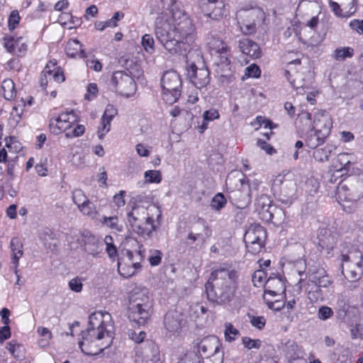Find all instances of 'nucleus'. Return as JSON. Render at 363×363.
Segmentation results:
<instances>
[{"label": "nucleus", "mask_w": 363, "mask_h": 363, "mask_svg": "<svg viewBox=\"0 0 363 363\" xmlns=\"http://www.w3.org/2000/svg\"><path fill=\"white\" fill-rule=\"evenodd\" d=\"M247 251L252 255L259 253L264 246V242H255L252 243H245Z\"/></svg>", "instance_id": "bf43d9fd"}, {"label": "nucleus", "mask_w": 363, "mask_h": 363, "mask_svg": "<svg viewBox=\"0 0 363 363\" xmlns=\"http://www.w3.org/2000/svg\"><path fill=\"white\" fill-rule=\"evenodd\" d=\"M79 347L82 352L88 356H94L101 353L106 346H101L97 344V342H78Z\"/></svg>", "instance_id": "a878e982"}, {"label": "nucleus", "mask_w": 363, "mask_h": 363, "mask_svg": "<svg viewBox=\"0 0 363 363\" xmlns=\"http://www.w3.org/2000/svg\"><path fill=\"white\" fill-rule=\"evenodd\" d=\"M72 116L74 117V113L73 111H71L69 113H65L60 114L57 118L56 122L57 124L62 123V125H59V129H66L70 126V117L69 116Z\"/></svg>", "instance_id": "8fccbe9b"}, {"label": "nucleus", "mask_w": 363, "mask_h": 363, "mask_svg": "<svg viewBox=\"0 0 363 363\" xmlns=\"http://www.w3.org/2000/svg\"><path fill=\"white\" fill-rule=\"evenodd\" d=\"M162 4L164 8L172 13L173 18H176L177 16H178L179 13H182L179 11H175L177 9L176 0H162Z\"/></svg>", "instance_id": "6e6d98bb"}, {"label": "nucleus", "mask_w": 363, "mask_h": 363, "mask_svg": "<svg viewBox=\"0 0 363 363\" xmlns=\"http://www.w3.org/2000/svg\"><path fill=\"white\" fill-rule=\"evenodd\" d=\"M141 43L147 52L152 54L155 52V40L151 35L145 34L142 37Z\"/></svg>", "instance_id": "a18cd8bd"}, {"label": "nucleus", "mask_w": 363, "mask_h": 363, "mask_svg": "<svg viewBox=\"0 0 363 363\" xmlns=\"http://www.w3.org/2000/svg\"><path fill=\"white\" fill-rule=\"evenodd\" d=\"M330 153L331 150L329 147H325L316 149L313 152V156L316 161L319 162H324L328 161Z\"/></svg>", "instance_id": "ea45409f"}, {"label": "nucleus", "mask_w": 363, "mask_h": 363, "mask_svg": "<svg viewBox=\"0 0 363 363\" xmlns=\"http://www.w3.org/2000/svg\"><path fill=\"white\" fill-rule=\"evenodd\" d=\"M238 273L225 265L214 269L206 282L208 299L219 305L231 301L235 294Z\"/></svg>", "instance_id": "f257e3e1"}, {"label": "nucleus", "mask_w": 363, "mask_h": 363, "mask_svg": "<svg viewBox=\"0 0 363 363\" xmlns=\"http://www.w3.org/2000/svg\"><path fill=\"white\" fill-rule=\"evenodd\" d=\"M117 109L111 104H108L101 117V126L99 127L98 134L100 139L110 130L111 122L117 114Z\"/></svg>", "instance_id": "412c9836"}, {"label": "nucleus", "mask_w": 363, "mask_h": 363, "mask_svg": "<svg viewBox=\"0 0 363 363\" xmlns=\"http://www.w3.org/2000/svg\"><path fill=\"white\" fill-rule=\"evenodd\" d=\"M171 21L162 13L157 17L155 26L156 38L171 55H184L191 48L171 33Z\"/></svg>", "instance_id": "7ed1b4c3"}, {"label": "nucleus", "mask_w": 363, "mask_h": 363, "mask_svg": "<svg viewBox=\"0 0 363 363\" xmlns=\"http://www.w3.org/2000/svg\"><path fill=\"white\" fill-rule=\"evenodd\" d=\"M151 315V308L138 307L133 304L128 308V316L130 321L138 325H144L147 323Z\"/></svg>", "instance_id": "a211bd4d"}, {"label": "nucleus", "mask_w": 363, "mask_h": 363, "mask_svg": "<svg viewBox=\"0 0 363 363\" xmlns=\"http://www.w3.org/2000/svg\"><path fill=\"white\" fill-rule=\"evenodd\" d=\"M100 222L102 225H104L112 230H116L118 232H121L123 230V225L119 223L118 218L117 216H103Z\"/></svg>", "instance_id": "4c0bfd02"}, {"label": "nucleus", "mask_w": 363, "mask_h": 363, "mask_svg": "<svg viewBox=\"0 0 363 363\" xmlns=\"http://www.w3.org/2000/svg\"><path fill=\"white\" fill-rule=\"evenodd\" d=\"M65 52L67 55L71 57H74L78 53L80 57H86V54L84 50L82 49V45L77 39L68 41L65 47Z\"/></svg>", "instance_id": "c85d7f7f"}, {"label": "nucleus", "mask_w": 363, "mask_h": 363, "mask_svg": "<svg viewBox=\"0 0 363 363\" xmlns=\"http://www.w3.org/2000/svg\"><path fill=\"white\" fill-rule=\"evenodd\" d=\"M10 247L11 250V255L13 259V264L15 267V274H17V267L18 265V261L23 254V244L20 239L18 238H13L10 242Z\"/></svg>", "instance_id": "bb28decb"}, {"label": "nucleus", "mask_w": 363, "mask_h": 363, "mask_svg": "<svg viewBox=\"0 0 363 363\" xmlns=\"http://www.w3.org/2000/svg\"><path fill=\"white\" fill-rule=\"evenodd\" d=\"M350 330L352 339H363V325L362 324L351 325Z\"/></svg>", "instance_id": "4d7b16f0"}, {"label": "nucleus", "mask_w": 363, "mask_h": 363, "mask_svg": "<svg viewBox=\"0 0 363 363\" xmlns=\"http://www.w3.org/2000/svg\"><path fill=\"white\" fill-rule=\"evenodd\" d=\"M323 288L315 285L314 289H311L308 293V298L313 302H316L318 301H323L327 294H325L322 289Z\"/></svg>", "instance_id": "a19ab883"}, {"label": "nucleus", "mask_w": 363, "mask_h": 363, "mask_svg": "<svg viewBox=\"0 0 363 363\" xmlns=\"http://www.w3.org/2000/svg\"><path fill=\"white\" fill-rule=\"evenodd\" d=\"M261 70L257 65H251L245 69V76L248 77L258 78L260 76Z\"/></svg>", "instance_id": "052dcab7"}, {"label": "nucleus", "mask_w": 363, "mask_h": 363, "mask_svg": "<svg viewBox=\"0 0 363 363\" xmlns=\"http://www.w3.org/2000/svg\"><path fill=\"white\" fill-rule=\"evenodd\" d=\"M4 47L6 50L10 53H16V46H18L21 41L23 40L22 38H14L13 37L11 38H4Z\"/></svg>", "instance_id": "c03bdc74"}, {"label": "nucleus", "mask_w": 363, "mask_h": 363, "mask_svg": "<svg viewBox=\"0 0 363 363\" xmlns=\"http://www.w3.org/2000/svg\"><path fill=\"white\" fill-rule=\"evenodd\" d=\"M227 204V199L222 193H217L212 199L211 208L216 211H220Z\"/></svg>", "instance_id": "58836bf2"}, {"label": "nucleus", "mask_w": 363, "mask_h": 363, "mask_svg": "<svg viewBox=\"0 0 363 363\" xmlns=\"http://www.w3.org/2000/svg\"><path fill=\"white\" fill-rule=\"evenodd\" d=\"M354 55V49L350 47L336 48L333 54V57L337 61H344L346 58H351Z\"/></svg>", "instance_id": "72a5a7b5"}, {"label": "nucleus", "mask_w": 363, "mask_h": 363, "mask_svg": "<svg viewBox=\"0 0 363 363\" xmlns=\"http://www.w3.org/2000/svg\"><path fill=\"white\" fill-rule=\"evenodd\" d=\"M132 230L140 235H147L150 237L153 230L157 228L152 218L145 219L144 221L135 220H128Z\"/></svg>", "instance_id": "aec40b11"}, {"label": "nucleus", "mask_w": 363, "mask_h": 363, "mask_svg": "<svg viewBox=\"0 0 363 363\" xmlns=\"http://www.w3.org/2000/svg\"><path fill=\"white\" fill-rule=\"evenodd\" d=\"M186 323L184 315L177 311H169L164 317V325L169 333H179Z\"/></svg>", "instance_id": "f3484780"}, {"label": "nucleus", "mask_w": 363, "mask_h": 363, "mask_svg": "<svg viewBox=\"0 0 363 363\" xmlns=\"http://www.w3.org/2000/svg\"><path fill=\"white\" fill-rule=\"evenodd\" d=\"M197 225L199 228L195 229V232L189 233L187 239L191 240V242H194L197 240L205 242L206 238L211 236V230L209 228L206 221L202 219L198 220Z\"/></svg>", "instance_id": "5701e85b"}, {"label": "nucleus", "mask_w": 363, "mask_h": 363, "mask_svg": "<svg viewBox=\"0 0 363 363\" xmlns=\"http://www.w3.org/2000/svg\"><path fill=\"white\" fill-rule=\"evenodd\" d=\"M340 201L356 203L363 197V175L341 181L336 189Z\"/></svg>", "instance_id": "39448f33"}, {"label": "nucleus", "mask_w": 363, "mask_h": 363, "mask_svg": "<svg viewBox=\"0 0 363 363\" xmlns=\"http://www.w3.org/2000/svg\"><path fill=\"white\" fill-rule=\"evenodd\" d=\"M333 358L337 359L340 363H351L352 354L348 347H338L335 348L333 353Z\"/></svg>", "instance_id": "2f4dec72"}, {"label": "nucleus", "mask_w": 363, "mask_h": 363, "mask_svg": "<svg viewBox=\"0 0 363 363\" xmlns=\"http://www.w3.org/2000/svg\"><path fill=\"white\" fill-rule=\"evenodd\" d=\"M80 323L74 321L69 325L71 335L74 337V333L80 332L79 340H86L89 338L97 340L114 338L115 330L111 315L107 312L95 311L89 316V325L85 331L79 330Z\"/></svg>", "instance_id": "f03ea898"}, {"label": "nucleus", "mask_w": 363, "mask_h": 363, "mask_svg": "<svg viewBox=\"0 0 363 363\" xmlns=\"http://www.w3.org/2000/svg\"><path fill=\"white\" fill-rule=\"evenodd\" d=\"M138 342L139 345L135 348V363H162L159 347L155 342Z\"/></svg>", "instance_id": "6e6552de"}, {"label": "nucleus", "mask_w": 363, "mask_h": 363, "mask_svg": "<svg viewBox=\"0 0 363 363\" xmlns=\"http://www.w3.org/2000/svg\"><path fill=\"white\" fill-rule=\"evenodd\" d=\"M363 255L362 252L357 248H352L348 254L341 255V262H349L354 267H362Z\"/></svg>", "instance_id": "cd10ccee"}, {"label": "nucleus", "mask_w": 363, "mask_h": 363, "mask_svg": "<svg viewBox=\"0 0 363 363\" xmlns=\"http://www.w3.org/2000/svg\"><path fill=\"white\" fill-rule=\"evenodd\" d=\"M272 201L267 194H261L255 200V208L263 219L267 221L272 220L277 207L273 206Z\"/></svg>", "instance_id": "4468645a"}, {"label": "nucleus", "mask_w": 363, "mask_h": 363, "mask_svg": "<svg viewBox=\"0 0 363 363\" xmlns=\"http://www.w3.org/2000/svg\"><path fill=\"white\" fill-rule=\"evenodd\" d=\"M225 340H234L239 337V331L231 323H227L225 325Z\"/></svg>", "instance_id": "09e8293b"}, {"label": "nucleus", "mask_w": 363, "mask_h": 363, "mask_svg": "<svg viewBox=\"0 0 363 363\" xmlns=\"http://www.w3.org/2000/svg\"><path fill=\"white\" fill-rule=\"evenodd\" d=\"M230 56L220 57L213 60L216 66L215 72L222 83H229L232 81L233 75L230 67Z\"/></svg>", "instance_id": "2eb2a0df"}, {"label": "nucleus", "mask_w": 363, "mask_h": 363, "mask_svg": "<svg viewBox=\"0 0 363 363\" xmlns=\"http://www.w3.org/2000/svg\"><path fill=\"white\" fill-rule=\"evenodd\" d=\"M350 28L359 35H363V20L354 19L349 23Z\"/></svg>", "instance_id": "0e129e2a"}, {"label": "nucleus", "mask_w": 363, "mask_h": 363, "mask_svg": "<svg viewBox=\"0 0 363 363\" xmlns=\"http://www.w3.org/2000/svg\"><path fill=\"white\" fill-rule=\"evenodd\" d=\"M171 33L191 49L196 38L195 27L186 13H179L177 18H174Z\"/></svg>", "instance_id": "423d86ee"}, {"label": "nucleus", "mask_w": 363, "mask_h": 363, "mask_svg": "<svg viewBox=\"0 0 363 363\" xmlns=\"http://www.w3.org/2000/svg\"><path fill=\"white\" fill-rule=\"evenodd\" d=\"M322 121L325 125L323 128H318L317 132L311 128L307 134L305 143L306 146L311 149H315L318 146L323 144L330 135L332 127L330 118H323Z\"/></svg>", "instance_id": "9b49d317"}, {"label": "nucleus", "mask_w": 363, "mask_h": 363, "mask_svg": "<svg viewBox=\"0 0 363 363\" xmlns=\"http://www.w3.org/2000/svg\"><path fill=\"white\" fill-rule=\"evenodd\" d=\"M72 200L74 203L79 208L85 202L88 201L87 197L80 189H75L72 192Z\"/></svg>", "instance_id": "603ef678"}, {"label": "nucleus", "mask_w": 363, "mask_h": 363, "mask_svg": "<svg viewBox=\"0 0 363 363\" xmlns=\"http://www.w3.org/2000/svg\"><path fill=\"white\" fill-rule=\"evenodd\" d=\"M126 259L121 257L118 260V270L123 277H130L135 271L141 267L140 262L143 259V255L140 250L135 253L130 250L125 252Z\"/></svg>", "instance_id": "9d476101"}, {"label": "nucleus", "mask_w": 363, "mask_h": 363, "mask_svg": "<svg viewBox=\"0 0 363 363\" xmlns=\"http://www.w3.org/2000/svg\"><path fill=\"white\" fill-rule=\"evenodd\" d=\"M106 251L110 259L115 260L117 257V248L113 244V238L111 235H106L104 238Z\"/></svg>", "instance_id": "79ce46f5"}, {"label": "nucleus", "mask_w": 363, "mask_h": 363, "mask_svg": "<svg viewBox=\"0 0 363 363\" xmlns=\"http://www.w3.org/2000/svg\"><path fill=\"white\" fill-rule=\"evenodd\" d=\"M251 324L259 328H262L266 323L265 318L263 316H249Z\"/></svg>", "instance_id": "774afa93"}, {"label": "nucleus", "mask_w": 363, "mask_h": 363, "mask_svg": "<svg viewBox=\"0 0 363 363\" xmlns=\"http://www.w3.org/2000/svg\"><path fill=\"white\" fill-rule=\"evenodd\" d=\"M238 47L243 54L249 55L253 59H257L261 57L262 52L258 44L248 38L240 40Z\"/></svg>", "instance_id": "b1692460"}, {"label": "nucleus", "mask_w": 363, "mask_h": 363, "mask_svg": "<svg viewBox=\"0 0 363 363\" xmlns=\"http://www.w3.org/2000/svg\"><path fill=\"white\" fill-rule=\"evenodd\" d=\"M206 44L213 57L216 60L220 57L230 56V50L226 43L213 33L207 36Z\"/></svg>", "instance_id": "ddd939ff"}, {"label": "nucleus", "mask_w": 363, "mask_h": 363, "mask_svg": "<svg viewBox=\"0 0 363 363\" xmlns=\"http://www.w3.org/2000/svg\"><path fill=\"white\" fill-rule=\"evenodd\" d=\"M87 93L84 96V99L86 100H91L96 96L98 92V87L96 84L90 83L86 88Z\"/></svg>", "instance_id": "680f3d73"}, {"label": "nucleus", "mask_w": 363, "mask_h": 363, "mask_svg": "<svg viewBox=\"0 0 363 363\" xmlns=\"http://www.w3.org/2000/svg\"><path fill=\"white\" fill-rule=\"evenodd\" d=\"M6 348L16 359H22L24 357L25 348L21 344L17 342H9Z\"/></svg>", "instance_id": "473e14b6"}, {"label": "nucleus", "mask_w": 363, "mask_h": 363, "mask_svg": "<svg viewBox=\"0 0 363 363\" xmlns=\"http://www.w3.org/2000/svg\"><path fill=\"white\" fill-rule=\"evenodd\" d=\"M162 252L159 250L152 252L148 259L150 264L152 266L159 265L162 260Z\"/></svg>", "instance_id": "69168bd1"}, {"label": "nucleus", "mask_w": 363, "mask_h": 363, "mask_svg": "<svg viewBox=\"0 0 363 363\" xmlns=\"http://www.w3.org/2000/svg\"><path fill=\"white\" fill-rule=\"evenodd\" d=\"M111 85L116 92L126 97L132 96L136 89L134 79L124 71H116L113 74Z\"/></svg>", "instance_id": "1a4fd4ad"}, {"label": "nucleus", "mask_w": 363, "mask_h": 363, "mask_svg": "<svg viewBox=\"0 0 363 363\" xmlns=\"http://www.w3.org/2000/svg\"><path fill=\"white\" fill-rule=\"evenodd\" d=\"M161 86L163 100L167 104H173L177 101L182 93V79L176 71L165 72L161 79Z\"/></svg>", "instance_id": "0eeeda50"}, {"label": "nucleus", "mask_w": 363, "mask_h": 363, "mask_svg": "<svg viewBox=\"0 0 363 363\" xmlns=\"http://www.w3.org/2000/svg\"><path fill=\"white\" fill-rule=\"evenodd\" d=\"M187 76L190 82L200 89L206 87L211 79L210 72L204 65L199 68L192 64L187 69Z\"/></svg>", "instance_id": "f8f14e48"}, {"label": "nucleus", "mask_w": 363, "mask_h": 363, "mask_svg": "<svg viewBox=\"0 0 363 363\" xmlns=\"http://www.w3.org/2000/svg\"><path fill=\"white\" fill-rule=\"evenodd\" d=\"M170 115L172 116L173 117L180 116V115H186V116L189 119H193L194 117L191 112L186 109H182L178 106H174L170 111Z\"/></svg>", "instance_id": "e2e57ef3"}, {"label": "nucleus", "mask_w": 363, "mask_h": 363, "mask_svg": "<svg viewBox=\"0 0 363 363\" xmlns=\"http://www.w3.org/2000/svg\"><path fill=\"white\" fill-rule=\"evenodd\" d=\"M203 342H200L199 345H198L199 351V352H202L203 354L208 356V355H216L219 353L220 350V342H216V344L214 346L211 347L209 350L208 349V346L206 345H201V343Z\"/></svg>", "instance_id": "49530a36"}, {"label": "nucleus", "mask_w": 363, "mask_h": 363, "mask_svg": "<svg viewBox=\"0 0 363 363\" xmlns=\"http://www.w3.org/2000/svg\"><path fill=\"white\" fill-rule=\"evenodd\" d=\"M152 218L148 216L147 208L144 206L133 207L132 211L128 213V220H135L144 221L145 219Z\"/></svg>", "instance_id": "7c9ffc66"}, {"label": "nucleus", "mask_w": 363, "mask_h": 363, "mask_svg": "<svg viewBox=\"0 0 363 363\" xmlns=\"http://www.w3.org/2000/svg\"><path fill=\"white\" fill-rule=\"evenodd\" d=\"M354 266H351V269L347 270L346 274L345 277L347 279H351V285L349 286L350 288H356L357 287V281L360 279L362 275V267H355V269H353Z\"/></svg>", "instance_id": "c9c22d12"}, {"label": "nucleus", "mask_w": 363, "mask_h": 363, "mask_svg": "<svg viewBox=\"0 0 363 363\" xmlns=\"http://www.w3.org/2000/svg\"><path fill=\"white\" fill-rule=\"evenodd\" d=\"M266 284L268 287L267 289L276 291L277 295L285 289L284 282L280 277H269L267 280Z\"/></svg>", "instance_id": "f704fd0d"}, {"label": "nucleus", "mask_w": 363, "mask_h": 363, "mask_svg": "<svg viewBox=\"0 0 363 363\" xmlns=\"http://www.w3.org/2000/svg\"><path fill=\"white\" fill-rule=\"evenodd\" d=\"M20 16L17 11H11L9 18V26L11 30L14 29L19 23Z\"/></svg>", "instance_id": "338daca9"}, {"label": "nucleus", "mask_w": 363, "mask_h": 363, "mask_svg": "<svg viewBox=\"0 0 363 363\" xmlns=\"http://www.w3.org/2000/svg\"><path fill=\"white\" fill-rule=\"evenodd\" d=\"M277 296V291H272L269 289H266L264 291V294L263 295V299L265 302V303L268 306V307L270 309H272L274 311H279L282 308H284L285 303L284 301L280 300H272L269 298V296Z\"/></svg>", "instance_id": "c756f323"}, {"label": "nucleus", "mask_w": 363, "mask_h": 363, "mask_svg": "<svg viewBox=\"0 0 363 363\" xmlns=\"http://www.w3.org/2000/svg\"><path fill=\"white\" fill-rule=\"evenodd\" d=\"M78 208L83 214L86 215L91 218H95L98 213L96 210L95 205L90 202L89 199L88 201L85 202L84 204H82Z\"/></svg>", "instance_id": "37998d69"}, {"label": "nucleus", "mask_w": 363, "mask_h": 363, "mask_svg": "<svg viewBox=\"0 0 363 363\" xmlns=\"http://www.w3.org/2000/svg\"><path fill=\"white\" fill-rule=\"evenodd\" d=\"M127 335L131 340H144L146 337V333L140 328L136 330L128 329Z\"/></svg>", "instance_id": "5fc2aeb1"}, {"label": "nucleus", "mask_w": 363, "mask_h": 363, "mask_svg": "<svg viewBox=\"0 0 363 363\" xmlns=\"http://www.w3.org/2000/svg\"><path fill=\"white\" fill-rule=\"evenodd\" d=\"M267 233L264 227L259 224H253L249 226L244 235L245 243L255 242H264Z\"/></svg>", "instance_id": "6ab92c4d"}, {"label": "nucleus", "mask_w": 363, "mask_h": 363, "mask_svg": "<svg viewBox=\"0 0 363 363\" xmlns=\"http://www.w3.org/2000/svg\"><path fill=\"white\" fill-rule=\"evenodd\" d=\"M318 238L322 248L331 250L337 244L338 235L328 229L323 228L319 230Z\"/></svg>", "instance_id": "4be33fe9"}, {"label": "nucleus", "mask_w": 363, "mask_h": 363, "mask_svg": "<svg viewBox=\"0 0 363 363\" xmlns=\"http://www.w3.org/2000/svg\"><path fill=\"white\" fill-rule=\"evenodd\" d=\"M267 273L264 269H258L255 271L252 277V281L256 287H259L266 283Z\"/></svg>", "instance_id": "de8ad7c7"}, {"label": "nucleus", "mask_w": 363, "mask_h": 363, "mask_svg": "<svg viewBox=\"0 0 363 363\" xmlns=\"http://www.w3.org/2000/svg\"><path fill=\"white\" fill-rule=\"evenodd\" d=\"M333 315V311L331 308L322 306L318 310L317 316L321 320H326Z\"/></svg>", "instance_id": "864d4df0"}, {"label": "nucleus", "mask_w": 363, "mask_h": 363, "mask_svg": "<svg viewBox=\"0 0 363 363\" xmlns=\"http://www.w3.org/2000/svg\"><path fill=\"white\" fill-rule=\"evenodd\" d=\"M265 17L260 8L240 9L236 12L238 23L244 35L255 33L264 23Z\"/></svg>", "instance_id": "20e7f679"}, {"label": "nucleus", "mask_w": 363, "mask_h": 363, "mask_svg": "<svg viewBox=\"0 0 363 363\" xmlns=\"http://www.w3.org/2000/svg\"><path fill=\"white\" fill-rule=\"evenodd\" d=\"M145 181L149 183H160L162 174L159 170H148L145 172Z\"/></svg>", "instance_id": "3c124183"}, {"label": "nucleus", "mask_w": 363, "mask_h": 363, "mask_svg": "<svg viewBox=\"0 0 363 363\" xmlns=\"http://www.w3.org/2000/svg\"><path fill=\"white\" fill-rule=\"evenodd\" d=\"M308 274L309 280L323 289H328L333 281L330 277L326 274L325 270L321 267H312L308 269Z\"/></svg>", "instance_id": "dca6fc26"}, {"label": "nucleus", "mask_w": 363, "mask_h": 363, "mask_svg": "<svg viewBox=\"0 0 363 363\" xmlns=\"http://www.w3.org/2000/svg\"><path fill=\"white\" fill-rule=\"evenodd\" d=\"M349 157L350 155L347 153H342L338 155L336 164L335 166L337 171H347L350 169L352 162Z\"/></svg>", "instance_id": "e433bc0d"}, {"label": "nucleus", "mask_w": 363, "mask_h": 363, "mask_svg": "<svg viewBox=\"0 0 363 363\" xmlns=\"http://www.w3.org/2000/svg\"><path fill=\"white\" fill-rule=\"evenodd\" d=\"M219 117V113L216 108H210L209 110H206L203 113V120L208 122L218 119Z\"/></svg>", "instance_id": "13d9d810"}, {"label": "nucleus", "mask_w": 363, "mask_h": 363, "mask_svg": "<svg viewBox=\"0 0 363 363\" xmlns=\"http://www.w3.org/2000/svg\"><path fill=\"white\" fill-rule=\"evenodd\" d=\"M133 304L138 306V307H145L147 308H152V302L150 297L144 291L133 292L130 296L129 306Z\"/></svg>", "instance_id": "393cba45"}]
</instances>
